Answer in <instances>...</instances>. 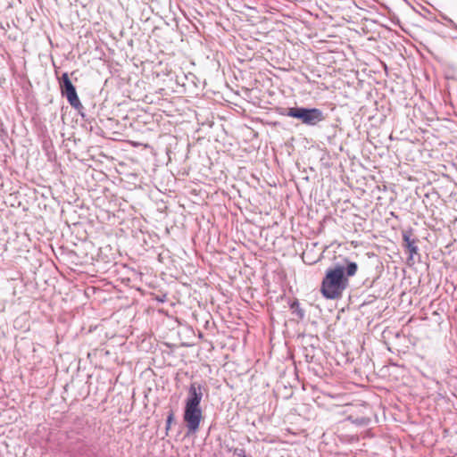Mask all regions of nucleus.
I'll return each instance as SVG.
<instances>
[{"label": "nucleus", "instance_id": "obj_1", "mask_svg": "<svg viewBox=\"0 0 457 457\" xmlns=\"http://www.w3.org/2000/svg\"><path fill=\"white\" fill-rule=\"evenodd\" d=\"M345 267L336 265L328 269L321 282L320 292L326 299H337L341 297L344 290L348 287V278L344 275Z\"/></svg>", "mask_w": 457, "mask_h": 457}, {"label": "nucleus", "instance_id": "obj_2", "mask_svg": "<svg viewBox=\"0 0 457 457\" xmlns=\"http://www.w3.org/2000/svg\"><path fill=\"white\" fill-rule=\"evenodd\" d=\"M287 115L299 119L308 126H315L325 119L322 111L318 108L292 107L287 110Z\"/></svg>", "mask_w": 457, "mask_h": 457}, {"label": "nucleus", "instance_id": "obj_3", "mask_svg": "<svg viewBox=\"0 0 457 457\" xmlns=\"http://www.w3.org/2000/svg\"><path fill=\"white\" fill-rule=\"evenodd\" d=\"M62 85L61 86L62 96L63 97H66L68 103L73 109H75L76 111L80 112L84 109V106L82 105V104L78 96L76 88L73 86V84L71 83V81L70 80L68 74L63 73L62 76Z\"/></svg>", "mask_w": 457, "mask_h": 457}, {"label": "nucleus", "instance_id": "obj_4", "mask_svg": "<svg viewBox=\"0 0 457 457\" xmlns=\"http://www.w3.org/2000/svg\"><path fill=\"white\" fill-rule=\"evenodd\" d=\"M203 418V411L200 406L185 405L183 419L188 434H195L199 429Z\"/></svg>", "mask_w": 457, "mask_h": 457}, {"label": "nucleus", "instance_id": "obj_5", "mask_svg": "<svg viewBox=\"0 0 457 457\" xmlns=\"http://www.w3.org/2000/svg\"><path fill=\"white\" fill-rule=\"evenodd\" d=\"M204 395V386L198 382H193L188 387L186 406H200Z\"/></svg>", "mask_w": 457, "mask_h": 457}, {"label": "nucleus", "instance_id": "obj_6", "mask_svg": "<svg viewBox=\"0 0 457 457\" xmlns=\"http://www.w3.org/2000/svg\"><path fill=\"white\" fill-rule=\"evenodd\" d=\"M402 236L403 245L410 253V259H412L418 253L417 239L413 235L412 229L403 230Z\"/></svg>", "mask_w": 457, "mask_h": 457}, {"label": "nucleus", "instance_id": "obj_7", "mask_svg": "<svg viewBox=\"0 0 457 457\" xmlns=\"http://www.w3.org/2000/svg\"><path fill=\"white\" fill-rule=\"evenodd\" d=\"M345 262L346 263V278L354 276L358 270L357 263L354 262H349L347 259L345 260Z\"/></svg>", "mask_w": 457, "mask_h": 457}, {"label": "nucleus", "instance_id": "obj_8", "mask_svg": "<svg viewBox=\"0 0 457 457\" xmlns=\"http://www.w3.org/2000/svg\"><path fill=\"white\" fill-rule=\"evenodd\" d=\"M172 421H173V413H172V412H170V413L169 414V416L167 417V420H166V423H167V429H169V428H170V424H171V422H172Z\"/></svg>", "mask_w": 457, "mask_h": 457}, {"label": "nucleus", "instance_id": "obj_9", "mask_svg": "<svg viewBox=\"0 0 457 457\" xmlns=\"http://www.w3.org/2000/svg\"><path fill=\"white\" fill-rule=\"evenodd\" d=\"M44 147L46 148V153H47V155L49 156V158H50V159H52V158H54H54H55V154H54V156H52V154L48 152V150H47V148H46V142L44 143Z\"/></svg>", "mask_w": 457, "mask_h": 457}, {"label": "nucleus", "instance_id": "obj_10", "mask_svg": "<svg viewBox=\"0 0 457 457\" xmlns=\"http://www.w3.org/2000/svg\"><path fill=\"white\" fill-rule=\"evenodd\" d=\"M298 306V303L297 302H294L292 304H291V308H295Z\"/></svg>", "mask_w": 457, "mask_h": 457}]
</instances>
